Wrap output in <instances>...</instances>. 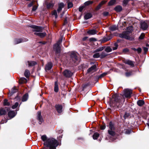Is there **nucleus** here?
<instances>
[{"label":"nucleus","mask_w":149,"mask_h":149,"mask_svg":"<svg viewBox=\"0 0 149 149\" xmlns=\"http://www.w3.org/2000/svg\"><path fill=\"white\" fill-rule=\"evenodd\" d=\"M99 136V134L97 132L94 133L93 135V137L94 139H96Z\"/></svg>","instance_id":"nucleus-34"},{"label":"nucleus","mask_w":149,"mask_h":149,"mask_svg":"<svg viewBox=\"0 0 149 149\" xmlns=\"http://www.w3.org/2000/svg\"><path fill=\"white\" fill-rule=\"evenodd\" d=\"M123 96L120 94H114L110 99V105L115 109L120 108L122 105Z\"/></svg>","instance_id":"nucleus-1"},{"label":"nucleus","mask_w":149,"mask_h":149,"mask_svg":"<svg viewBox=\"0 0 149 149\" xmlns=\"http://www.w3.org/2000/svg\"><path fill=\"white\" fill-rule=\"evenodd\" d=\"M130 116V114L129 113L126 112L124 115V118L126 119L128 118Z\"/></svg>","instance_id":"nucleus-49"},{"label":"nucleus","mask_w":149,"mask_h":149,"mask_svg":"<svg viewBox=\"0 0 149 149\" xmlns=\"http://www.w3.org/2000/svg\"><path fill=\"white\" fill-rule=\"evenodd\" d=\"M145 36V34L143 33H142L139 37V39L141 40L143 39L144 38Z\"/></svg>","instance_id":"nucleus-47"},{"label":"nucleus","mask_w":149,"mask_h":149,"mask_svg":"<svg viewBox=\"0 0 149 149\" xmlns=\"http://www.w3.org/2000/svg\"><path fill=\"white\" fill-rule=\"evenodd\" d=\"M102 5V1L101 3L97 6L95 8V10H99L101 7Z\"/></svg>","instance_id":"nucleus-40"},{"label":"nucleus","mask_w":149,"mask_h":149,"mask_svg":"<svg viewBox=\"0 0 149 149\" xmlns=\"http://www.w3.org/2000/svg\"><path fill=\"white\" fill-rule=\"evenodd\" d=\"M23 42L22 39H16L14 40V44H18Z\"/></svg>","instance_id":"nucleus-32"},{"label":"nucleus","mask_w":149,"mask_h":149,"mask_svg":"<svg viewBox=\"0 0 149 149\" xmlns=\"http://www.w3.org/2000/svg\"><path fill=\"white\" fill-rule=\"evenodd\" d=\"M143 49L144 52V53L146 54L147 52L148 51V48L146 47H143Z\"/></svg>","instance_id":"nucleus-54"},{"label":"nucleus","mask_w":149,"mask_h":149,"mask_svg":"<svg viewBox=\"0 0 149 149\" xmlns=\"http://www.w3.org/2000/svg\"><path fill=\"white\" fill-rule=\"evenodd\" d=\"M108 132L109 134L111 135L112 136H114L115 135V132H114L112 131V130H108Z\"/></svg>","instance_id":"nucleus-45"},{"label":"nucleus","mask_w":149,"mask_h":149,"mask_svg":"<svg viewBox=\"0 0 149 149\" xmlns=\"http://www.w3.org/2000/svg\"><path fill=\"white\" fill-rule=\"evenodd\" d=\"M123 8L120 5H118L114 8V10L117 12H119L122 10Z\"/></svg>","instance_id":"nucleus-19"},{"label":"nucleus","mask_w":149,"mask_h":149,"mask_svg":"<svg viewBox=\"0 0 149 149\" xmlns=\"http://www.w3.org/2000/svg\"><path fill=\"white\" fill-rule=\"evenodd\" d=\"M3 105L4 106H9L10 105V103L8 102L7 99H5L4 100Z\"/></svg>","instance_id":"nucleus-37"},{"label":"nucleus","mask_w":149,"mask_h":149,"mask_svg":"<svg viewBox=\"0 0 149 149\" xmlns=\"http://www.w3.org/2000/svg\"><path fill=\"white\" fill-rule=\"evenodd\" d=\"M102 50V47H100L99 48L96 49L95 50V52H98L100 51H101Z\"/></svg>","instance_id":"nucleus-53"},{"label":"nucleus","mask_w":149,"mask_h":149,"mask_svg":"<svg viewBox=\"0 0 149 149\" xmlns=\"http://www.w3.org/2000/svg\"><path fill=\"white\" fill-rule=\"evenodd\" d=\"M100 56V54L99 53H96L95 54L93 57L94 58H98Z\"/></svg>","instance_id":"nucleus-44"},{"label":"nucleus","mask_w":149,"mask_h":149,"mask_svg":"<svg viewBox=\"0 0 149 149\" xmlns=\"http://www.w3.org/2000/svg\"><path fill=\"white\" fill-rule=\"evenodd\" d=\"M111 36H108L106 37H104L103 38V42H106L110 40L111 39Z\"/></svg>","instance_id":"nucleus-27"},{"label":"nucleus","mask_w":149,"mask_h":149,"mask_svg":"<svg viewBox=\"0 0 149 149\" xmlns=\"http://www.w3.org/2000/svg\"><path fill=\"white\" fill-rule=\"evenodd\" d=\"M92 17L91 14L90 13H87L84 16V18L85 19H88Z\"/></svg>","instance_id":"nucleus-28"},{"label":"nucleus","mask_w":149,"mask_h":149,"mask_svg":"<svg viewBox=\"0 0 149 149\" xmlns=\"http://www.w3.org/2000/svg\"><path fill=\"white\" fill-rule=\"evenodd\" d=\"M26 81V79L24 77L21 78L19 80V82L21 84L25 83Z\"/></svg>","instance_id":"nucleus-35"},{"label":"nucleus","mask_w":149,"mask_h":149,"mask_svg":"<svg viewBox=\"0 0 149 149\" xmlns=\"http://www.w3.org/2000/svg\"><path fill=\"white\" fill-rule=\"evenodd\" d=\"M19 103L17 102H16L15 104L12 106V108L13 109H15L17 108L18 106Z\"/></svg>","instance_id":"nucleus-46"},{"label":"nucleus","mask_w":149,"mask_h":149,"mask_svg":"<svg viewBox=\"0 0 149 149\" xmlns=\"http://www.w3.org/2000/svg\"><path fill=\"white\" fill-rule=\"evenodd\" d=\"M130 1V0H123L122 4L123 6H126Z\"/></svg>","instance_id":"nucleus-33"},{"label":"nucleus","mask_w":149,"mask_h":149,"mask_svg":"<svg viewBox=\"0 0 149 149\" xmlns=\"http://www.w3.org/2000/svg\"><path fill=\"white\" fill-rule=\"evenodd\" d=\"M58 8L57 9V12L59 13L61 11L62 9L64 7V4L62 3H61L58 4Z\"/></svg>","instance_id":"nucleus-21"},{"label":"nucleus","mask_w":149,"mask_h":149,"mask_svg":"<svg viewBox=\"0 0 149 149\" xmlns=\"http://www.w3.org/2000/svg\"><path fill=\"white\" fill-rule=\"evenodd\" d=\"M146 46L149 47V44H146Z\"/></svg>","instance_id":"nucleus-63"},{"label":"nucleus","mask_w":149,"mask_h":149,"mask_svg":"<svg viewBox=\"0 0 149 149\" xmlns=\"http://www.w3.org/2000/svg\"><path fill=\"white\" fill-rule=\"evenodd\" d=\"M132 71H130L129 72L125 73V75L127 77H129L132 75Z\"/></svg>","instance_id":"nucleus-36"},{"label":"nucleus","mask_w":149,"mask_h":149,"mask_svg":"<svg viewBox=\"0 0 149 149\" xmlns=\"http://www.w3.org/2000/svg\"><path fill=\"white\" fill-rule=\"evenodd\" d=\"M93 3V1H88L84 3V5L85 6H88L90 4H92Z\"/></svg>","instance_id":"nucleus-41"},{"label":"nucleus","mask_w":149,"mask_h":149,"mask_svg":"<svg viewBox=\"0 0 149 149\" xmlns=\"http://www.w3.org/2000/svg\"><path fill=\"white\" fill-rule=\"evenodd\" d=\"M29 98V95L28 93H26L24 94L22 98V101L24 102L27 101Z\"/></svg>","instance_id":"nucleus-15"},{"label":"nucleus","mask_w":149,"mask_h":149,"mask_svg":"<svg viewBox=\"0 0 149 149\" xmlns=\"http://www.w3.org/2000/svg\"><path fill=\"white\" fill-rule=\"evenodd\" d=\"M47 6L48 9L52 8L54 5V3L52 0H47Z\"/></svg>","instance_id":"nucleus-10"},{"label":"nucleus","mask_w":149,"mask_h":149,"mask_svg":"<svg viewBox=\"0 0 149 149\" xmlns=\"http://www.w3.org/2000/svg\"><path fill=\"white\" fill-rule=\"evenodd\" d=\"M54 91L56 93L58 92V84L57 81H56L55 82Z\"/></svg>","instance_id":"nucleus-25"},{"label":"nucleus","mask_w":149,"mask_h":149,"mask_svg":"<svg viewBox=\"0 0 149 149\" xmlns=\"http://www.w3.org/2000/svg\"><path fill=\"white\" fill-rule=\"evenodd\" d=\"M88 33L90 35H94L96 33V31L94 29L90 30L88 31Z\"/></svg>","instance_id":"nucleus-31"},{"label":"nucleus","mask_w":149,"mask_h":149,"mask_svg":"<svg viewBox=\"0 0 149 149\" xmlns=\"http://www.w3.org/2000/svg\"><path fill=\"white\" fill-rule=\"evenodd\" d=\"M27 63L29 65V67H31L37 64L36 62L33 61H28Z\"/></svg>","instance_id":"nucleus-23"},{"label":"nucleus","mask_w":149,"mask_h":149,"mask_svg":"<svg viewBox=\"0 0 149 149\" xmlns=\"http://www.w3.org/2000/svg\"><path fill=\"white\" fill-rule=\"evenodd\" d=\"M70 56V63L74 65H77L78 62L79 54L78 53L76 52H72L71 53Z\"/></svg>","instance_id":"nucleus-3"},{"label":"nucleus","mask_w":149,"mask_h":149,"mask_svg":"<svg viewBox=\"0 0 149 149\" xmlns=\"http://www.w3.org/2000/svg\"><path fill=\"white\" fill-rule=\"evenodd\" d=\"M73 4L71 2H69L68 3V8H71L73 6Z\"/></svg>","instance_id":"nucleus-51"},{"label":"nucleus","mask_w":149,"mask_h":149,"mask_svg":"<svg viewBox=\"0 0 149 149\" xmlns=\"http://www.w3.org/2000/svg\"><path fill=\"white\" fill-rule=\"evenodd\" d=\"M114 47H113V50H116L118 47V45L117 42H115L114 44Z\"/></svg>","instance_id":"nucleus-39"},{"label":"nucleus","mask_w":149,"mask_h":149,"mask_svg":"<svg viewBox=\"0 0 149 149\" xmlns=\"http://www.w3.org/2000/svg\"><path fill=\"white\" fill-rule=\"evenodd\" d=\"M137 103L139 106L142 107L144 104L145 102L143 100H139L137 101Z\"/></svg>","instance_id":"nucleus-24"},{"label":"nucleus","mask_w":149,"mask_h":149,"mask_svg":"<svg viewBox=\"0 0 149 149\" xmlns=\"http://www.w3.org/2000/svg\"><path fill=\"white\" fill-rule=\"evenodd\" d=\"M52 63L50 62H48L46 65L45 69L46 70H49L52 68Z\"/></svg>","instance_id":"nucleus-16"},{"label":"nucleus","mask_w":149,"mask_h":149,"mask_svg":"<svg viewBox=\"0 0 149 149\" xmlns=\"http://www.w3.org/2000/svg\"><path fill=\"white\" fill-rule=\"evenodd\" d=\"M32 5H33V3L31 2V3H29V4L28 6L29 7H31V6H32Z\"/></svg>","instance_id":"nucleus-59"},{"label":"nucleus","mask_w":149,"mask_h":149,"mask_svg":"<svg viewBox=\"0 0 149 149\" xmlns=\"http://www.w3.org/2000/svg\"><path fill=\"white\" fill-rule=\"evenodd\" d=\"M124 63L130 65L132 67H134L135 62L131 60H126L125 61Z\"/></svg>","instance_id":"nucleus-13"},{"label":"nucleus","mask_w":149,"mask_h":149,"mask_svg":"<svg viewBox=\"0 0 149 149\" xmlns=\"http://www.w3.org/2000/svg\"><path fill=\"white\" fill-rule=\"evenodd\" d=\"M34 34L35 35L38 36L41 38L44 37L46 35V33L45 32H35Z\"/></svg>","instance_id":"nucleus-18"},{"label":"nucleus","mask_w":149,"mask_h":149,"mask_svg":"<svg viewBox=\"0 0 149 149\" xmlns=\"http://www.w3.org/2000/svg\"><path fill=\"white\" fill-rule=\"evenodd\" d=\"M63 37L60 38L57 43L55 44L53 46L54 49L56 52V54H60L61 52V47L60 44L61 43L63 40Z\"/></svg>","instance_id":"nucleus-5"},{"label":"nucleus","mask_w":149,"mask_h":149,"mask_svg":"<svg viewBox=\"0 0 149 149\" xmlns=\"http://www.w3.org/2000/svg\"><path fill=\"white\" fill-rule=\"evenodd\" d=\"M37 7L36 6H33L32 9V11H35L37 9Z\"/></svg>","instance_id":"nucleus-56"},{"label":"nucleus","mask_w":149,"mask_h":149,"mask_svg":"<svg viewBox=\"0 0 149 149\" xmlns=\"http://www.w3.org/2000/svg\"><path fill=\"white\" fill-rule=\"evenodd\" d=\"M107 56V55H105V54H104V53H103V58L105 57L106 56Z\"/></svg>","instance_id":"nucleus-64"},{"label":"nucleus","mask_w":149,"mask_h":149,"mask_svg":"<svg viewBox=\"0 0 149 149\" xmlns=\"http://www.w3.org/2000/svg\"><path fill=\"white\" fill-rule=\"evenodd\" d=\"M109 127L111 130H113L114 129L113 125L112 122H110L109 123Z\"/></svg>","instance_id":"nucleus-43"},{"label":"nucleus","mask_w":149,"mask_h":149,"mask_svg":"<svg viewBox=\"0 0 149 149\" xmlns=\"http://www.w3.org/2000/svg\"><path fill=\"white\" fill-rule=\"evenodd\" d=\"M109 13L108 12H105L103 13V15L104 16H107L109 15Z\"/></svg>","instance_id":"nucleus-58"},{"label":"nucleus","mask_w":149,"mask_h":149,"mask_svg":"<svg viewBox=\"0 0 149 149\" xmlns=\"http://www.w3.org/2000/svg\"><path fill=\"white\" fill-rule=\"evenodd\" d=\"M132 132V130L130 129H126L125 130V133L126 134H130Z\"/></svg>","instance_id":"nucleus-38"},{"label":"nucleus","mask_w":149,"mask_h":149,"mask_svg":"<svg viewBox=\"0 0 149 149\" xmlns=\"http://www.w3.org/2000/svg\"><path fill=\"white\" fill-rule=\"evenodd\" d=\"M55 108L57 112L59 114H61L63 112V106L61 104H57L55 105Z\"/></svg>","instance_id":"nucleus-9"},{"label":"nucleus","mask_w":149,"mask_h":149,"mask_svg":"<svg viewBox=\"0 0 149 149\" xmlns=\"http://www.w3.org/2000/svg\"><path fill=\"white\" fill-rule=\"evenodd\" d=\"M9 109L8 107H6L5 108H1L0 111V115H3L6 114Z\"/></svg>","instance_id":"nucleus-12"},{"label":"nucleus","mask_w":149,"mask_h":149,"mask_svg":"<svg viewBox=\"0 0 149 149\" xmlns=\"http://www.w3.org/2000/svg\"><path fill=\"white\" fill-rule=\"evenodd\" d=\"M30 74V72L28 70H26L25 71L24 75L25 76L28 78Z\"/></svg>","instance_id":"nucleus-30"},{"label":"nucleus","mask_w":149,"mask_h":149,"mask_svg":"<svg viewBox=\"0 0 149 149\" xmlns=\"http://www.w3.org/2000/svg\"><path fill=\"white\" fill-rule=\"evenodd\" d=\"M132 90L129 89H125L124 90V95L125 97L130 98L131 97V94H132Z\"/></svg>","instance_id":"nucleus-7"},{"label":"nucleus","mask_w":149,"mask_h":149,"mask_svg":"<svg viewBox=\"0 0 149 149\" xmlns=\"http://www.w3.org/2000/svg\"><path fill=\"white\" fill-rule=\"evenodd\" d=\"M64 76L66 77H70L73 74V73L71 71L66 70H64L63 72Z\"/></svg>","instance_id":"nucleus-8"},{"label":"nucleus","mask_w":149,"mask_h":149,"mask_svg":"<svg viewBox=\"0 0 149 149\" xmlns=\"http://www.w3.org/2000/svg\"><path fill=\"white\" fill-rule=\"evenodd\" d=\"M141 29L143 30H146L148 27V25L145 22H141L140 24Z\"/></svg>","instance_id":"nucleus-11"},{"label":"nucleus","mask_w":149,"mask_h":149,"mask_svg":"<svg viewBox=\"0 0 149 149\" xmlns=\"http://www.w3.org/2000/svg\"><path fill=\"white\" fill-rule=\"evenodd\" d=\"M52 15H54L55 18H56L57 17L58 15L56 10H54L52 13Z\"/></svg>","instance_id":"nucleus-48"},{"label":"nucleus","mask_w":149,"mask_h":149,"mask_svg":"<svg viewBox=\"0 0 149 149\" xmlns=\"http://www.w3.org/2000/svg\"><path fill=\"white\" fill-rule=\"evenodd\" d=\"M112 50L111 48L109 47H107L105 49V51L107 52L111 51Z\"/></svg>","instance_id":"nucleus-42"},{"label":"nucleus","mask_w":149,"mask_h":149,"mask_svg":"<svg viewBox=\"0 0 149 149\" xmlns=\"http://www.w3.org/2000/svg\"><path fill=\"white\" fill-rule=\"evenodd\" d=\"M16 113L14 111H10L9 112L8 116L9 117L12 118L15 116Z\"/></svg>","instance_id":"nucleus-20"},{"label":"nucleus","mask_w":149,"mask_h":149,"mask_svg":"<svg viewBox=\"0 0 149 149\" xmlns=\"http://www.w3.org/2000/svg\"><path fill=\"white\" fill-rule=\"evenodd\" d=\"M41 138L43 141L45 142L44 145L49 147V149H56V147L58 145V141L53 138H50L47 139L46 136L43 135L41 136Z\"/></svg>","instance_id":"nucleus-2"},{"label":"nucleus","mask_w":149,"mask_h":149,"mask_svg":"<svg viewBox=\"0 0 149 149\" xmlns=\"http://www.w3.org/2000/svg\"><path fill=\"white\" fill-rule=\"evenodd\" d=\"M131 49L135 51H136L138 54L141 53L142 51V49L140 47H139L137 49L134 47H132Z\"/></svg>","instance_id":"nucleus-26"},{"label":"nucleus","mask_w":149,"mask_h":149,"mask_svg":"<svg viewBox=\"0 0 149 149\" xmlns=\"http://www.w3.org/2000/svg\"><path fill=\"white\" fill-rule=\"evenodd\" d=\"M89 40L91 41H96V38H90Z\"/></svg>","instance_id":"nucleus-55"},{"label":"nucleus","mask_w":149,"mask_h":149,"mask_svg":"<svg viewBox=\"0 0 149 149\" xmlns=\"http://www.w3.org/2000/svg\"><path fill=\"white\" fill-rule=\"evenodd\" d=\"M116 4V0H111L108 3L109 6H112Z\"/></svg>","instance_id":"nucleus-29"},{"label":"nucleus","mask_w":149,"mask_h":149,"mask_svg":"<svg viewBox=\"0 0 149 149\" xmlns=\"http://www.w3.org/2000/svg\"><path fill=\"white\" fill-rule=\"evenodd\" d=\"M105 128V125L103 124V130Z\"/></svg>","instance_id":"nucleus-62"},{"label":"nucleus","mask_w":149,"mask_h":149,"mask_svg":"<svg viewBox=\"0 0 149 149\" xmlns=\"http://www.w3.org/2000/svg\"><path fill=\"white\" fill-rule=\"evenodd\" d=\"M129 50L127 48L124 49L123 50V52L124 53H126L129 52Z\"/></svg>","instance_id":"nucleus-52"},{"label":"nucleus","mask_w":149,"mask_h":149,"mask_svg":"<svg viewBox=\"0 0 149 149\" xmlns=\"http://www.w3.org/2000/svg\"><path fill=\"white\" fill-rule=\"evenodd\" d=\"M96 65H94L89 68L87 72L88 73L92 72L95 71L96 68Z\"/></svg>","instance_id":"nucleus-17"},{"label":"nucleus","mask_w":149,"mask_h":149,"mask_svg":"<svg viewBox=\"0 0 149 149\" xmlns=\"http://www.w3.org/2000/svg\"><path fill=\"white\" fill-rule=\"evenodd\" d=\"M17 91V89L15 87H14L12 89V90L11 91V93H14L16 92Z\"/></svg>","instance_id":"nucleus-50"},{"label":"nucleus","mask_w":149,"mask_h":149,"mask_svg":"<svg viewBox=\"0 0 149 149\" xmlns=\"http://www.w3.org/2000/svg\"><path fill=\"white\" fill-rule=\"evenodd\" d=\"M108 73H109V72L103 73V76H105L107 74H108Z\"/></svg>","instance_id":"nucleus-60"},{"label":"nucleus","mask_w":149,"mask_h":149,"mask_svg":"<svg viewBox=\"0 0 149 149\" xmlns=\"http://www.w3.org/2000/svg\"><path fill=\"white\" fill-rule=\"evenodd\" d=\"M84 8V6H80L79 8V10L80 12H81Z\"/></svg>","instance_id":"nucleus-57"},{"label":"nucleus","mask_w":149,"mask_h":149,"mask_svg":"<svg viewBox=\"0 0 149 149\" xmlns=\"http://www.w3.org/2000/svg\"><path fill=\"white\" fill-rule=\"evenodd\" d=\"M87 38L88 37H85L83 38L82 40L84 41L85 40H86Z\"/></svg>","instance_id":"nucleus-61"},{"label":"nucleus","mask_w":149,"mask_h":149,"mask_svg":"<svg viewBox=\"0 0 149 149\" xmlns=\"http://www.w3.org/2000/svg\"><path fill=\"white\" fill-rule=\"evenodd\" d=\"M31 27L33 29V31L34 32H41L44 28L43 27L37 26L35 25H31Z\"/></svg>","instance_id":"nucleus-6"},{"label":"nucleus","mask_w":149,"mask_h":149,"mask_svg":"<svg viewBox=\"0 0 149 149\" xmlns=\"http://www.w3.org/2000/svg\"><path fill=\"white\" fill-rule=\"evenodd\" d=\"M37 117L38 120H39V123L40 124H41L42 122L43 121V119L42 116L41 115V112L38 111V112Z\"/></svg>","instance_id":"nucleus-14"},{"label":"nucleus","mask_w":149,"mask_h":149,"mask_svg":"<svg viewBox=\"0 0 149 149\" xmlns=\"http://www.w3.org/2000/svg\"><path fill=\"white\" fill-rule=\"evenodd\" d=\"M109 29L110 31H113L118 29V27L116 25H113L110 26L109 27Z\"/></svg>","instance_id":"nucleus-22"},{"label":"nucleus","mask_w":149,"mask_h":149,"mask_svg":"<svg viewBox=\"0 0 149 149\" xmlns=\"http://www.w3.org/2000/svg\"><path fill=\"white\" fill-rule=\"evenodd\" d=\"M128 29L130 30V31H126L123 32L122 33L119 34V37L122 38L129 40L130 38L129 36L130 33L131 32V30H132V26L128 27Z\"/></svg>","instance_id":"nucleus-4"}]
</instances>
